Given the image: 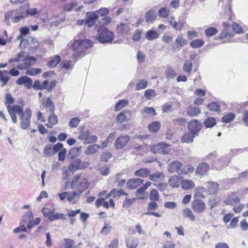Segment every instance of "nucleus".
<instances>
[{"label": "nucleus", "mask_w": 248, "mask_h": 248, "mask_svg": "<svg viewBox=\"0 0 248 248\" xmlns=\"http://www.w3.org/2000/svg\"><path fill=\"white\" fill-rule=\"evenodd\" d=\"M139 244L137 238L132 237L128 240L126 243L127 248H136Z\"/></svg>", "instance_id": "nucleus-35"}, {"label": "nucleus", "mask_w": 248, "mask_h": 248, "mask_svg": "<svg viewBox=\"0 0 248 248\" xmlns=\"http://www.w3.org/2000/svg\"><path fill=\"white\" fill-rule=\"evenodd\" d=\"M160 123L158 121H155L149 124L148 128L151 132H156L159 130L160 128Z\"/></svg>", "instance_id": "nucleus-31"}, {"label": "nucleus", "mask_w": 248, "mask_h": 248, "mask_svg": "<svg viewBox=\"0 0 248 248\" xmlns=\"http://www.w3.org/2000/svg\"><path fill=\"white\" fill-rule=\"evenodd\" d=\"M182 215L185 217L189 218L191 221L195 220V217L190 209L186 208L184 209L182 211Z\"/></svg>", "instance_id": "nucleus-25"}, {"label": "nucleus", "mask_w": 248, "mask_h": 248, "mask_svg": "<svg viewBox=\"0 0 248 248\" xmlns=\"http://www.w3.org/2000/svg\"><path fill=\"white\" fill-rule=\"evenodd\" d=\"M191 207L193 210L196 213L202 214L206 210V205L204 202L198 199H195L191 203Z\"/></svg>", "instance_id": "nucleus-4"}, {"label": "nucleus", "mask_w": 248, "mask_h": 248, "mask_svg": "<svg viewBox=\"0 0 248 248\" xmlns=\"http://www.w3.org/2000/svg\"><path fill=\"white\" fill-rule=\"evenodd\" d=\"M216 154L215 153H212L208 154L206 157L204 159V160L206 161H208L209 162H215L214 160H215L217 158Z\"/></svg>", "instance_id": "nucleus-57"}, {"label": "nucleus", "mask_w": 248, "mask_h": 248, "mask_svg": "<svg viewBox=\"0 0 248 248\" xmlns=\"http://www.w3.org/2000/svg\"><path fill=\"white\" fill-rule=\"evenodd\" d=\"M183 164L179 161H174L172 162L168 167V170L169 172L173 173L177 172L179 174H184V170H182Z\"/></svg>", "instance_id": "nucleus-5"}, {"label": "nucleus", "mask_w": 248, "mask_h": 248, "mask_svg": "<svg viewBox=\"0 0 248 248\" xmlns=\"http://www.w3.org/2000/svg\"><path fill=\"white\" fill-rule=\"evenodd\" d=\"M216 124V120L214 118L209 117L204 122V126L206 128L212 127Z\"/></svg>", "instance_id": "nucleus-37"}, {"label": "nucleus", "mask_w": 248, "mask_h": 248, "mask_svg": "<svg viewBox=\"0 0 248 248\" xmlns=\"http://www.w3.org/2000/svg\"><path fill=\"white\" fill-rule=\"evenodd\" d=\"M187 127L189 131L196 135L201 130L202 125L198 120H192L188 123Z\"/></svg>", "instance_id": "nucleus-7"}, {"label": "nucleus", "mask_w": 248, "mask_h": 248, "mask_svg": "<svg viewBox=\"0 0 248 248\" xmlns=\"http://www.w3.org/2000/svg\"><path fill=\"white\" fill-rule=\"evenodd\" d=\"M82 193V190L80 192H72L71 193L68 192V196L67 197V201L69 202H72L76 198L79 197V196Z\"/></svg>", "instance_id": "nucleus-43"}, {"label": "nucleus", "mask_w": 248, "mask_h": 248, "mask_svg": "<svg viewBox=\"0 0 248 248\" xmlns=\"http://www.w3.org/2000/svg\"><path fill=\"white\" fill-rule=\"evenodd\" d=\"M235 115L232 113H230L224 115L222 117V122L225 123H229L233 121Z\"/></svg>", "instance_id": "nucleus-44"}, {"label": "nucleus", "mask_w": 248, "mask_h": 248, "mask_svg": "<svg viewBox=\"0 0 248 248\" xmlns=\"http://www.w3.org/2000/svg\"><path fill=\"white\" fill-rule=\"evenodd\" d=\"M148 85V82L147 81L141 80L140 82L137 84L136 89L137 90H140L145 88Z\"/></svg>", "instance_id": "nucleus-60"}, {"label": "nucleus", "mask_w": 248, "mask_h": 248, "mask_svg": "<svg viewBox=\"0 0 248 248\" xmlns=\"http://www.w3.org/2000/svg\"><path fill=\"white\" fill-rule=\"evenodd\" d=\"M80 119L78 117L73 118L69 123V126L71 127H76L80 123Z\"/></svg>", "instance_id": "nucleus-54"}, {"label": "nucleus", "mask_w": 248, "mask_h": 248, "mask_svg": "<svg viewBox=\"0 0 248 248\" xmlns=\"http://www.w3.org/2000/svg\"><path fill=\"white\" fill-rule=\"evenodd\" d=\"M84 178V177L82 173L76 175L71 183V188L74 189L75 187L78 186L80 182L82 180V179Z\"/></svg>", "instance_id": "nucleus-21"}, {"label": "nucleus", "mask_w": 248, "mask_h": 248, "mask_svg": "<svg viewBox=\"0 0 248 248\" xmlns=\"http://www.w3.org/2000/svg\"><path fill=\"white\" fill-rule=\"evenodd\" d=\"M52 146L51 144H47L45 146L44 149V153L45 155L52 156L54 154Z\"/></svg>", "instance_id": "nucleus-46"}, {"label": "nucleus", "mask_w": 248, "mask_h": 248, "mask_svg": "<svg viewBox=\"0 0 248 248\" xmlns=\"http://www.w3.org/2000/svg\"><path fill=\"white\" fill-rule=\"evenodd\" d=\"M224 203L227 205H234L240 203V199L235 195H232L224 201Z\"/></svg>", "instance_id": "nucleus-23"}, {"label": "nucleus", "mask_w": 248, "mask_h": 248, "mask_svg": "<svg viewBox=\"0 0 248 248\" xmlns=\"http://www.w3.org/2000/svg\"><path fill=\"white\" fill-rule=\"evenodd\" d=\"M144 180L140 178L130 179L127 183V186L129 189H135L143 183Z\"/></svg>", "instance_id": "nucleus-12"}, {"label": "nucleus", "mask_w": 248, "mask_h": 248, "mask_svg": "<svg viewBox=\"0 0 248 248\" xmlns=\"http://www.w3.org/2000/svg\"><path fill=\"white\" fill-rule=\"evenodd\" d=\"M142 32V30L137 29L132 36V39L134 41H139L140 39V34Z\"/></svg>", "instance_id": "nucleus-62"}, {"label": "nucleus", "mask_w": 248, "mask_h": 248, "mask_svg": "<svg viewBox=\"0 0 248 248\" xmlns=\"http://www.w3.org/2000/svg\"><path fill=\"white\" fill-rule=\"evenodd\" d=\"M181 185L182 188L184 190H188L195 186L194 182L191 180H182Z\"/></svg>", "instance_id": "nucleus-27"}, {"label": "nucleus", "mask_w": 248, "mask_h": 248, "mask_svg": "<svg viewBox=\"0 0 248 248\" xmlns=\"http://www.w3.org/2000/svg\"><path fill=\"white\" fill-rule=\"evenodd\" d=\"M204 44V41L202 39H196L190 42L191 46L193 48H198L202 46Z\"/></svg>", "instance_id": "nucleus-32"}, {"label": "nucleus", "mask_w": 248, "mask_h": 248, "mask_svg": "<svg viewBox=\"0 0 248 248\" xmlns=\"http://www.w3.org/2000/svg\"><path fill=\"white\" fill-rule=\"evenodd\" d=\"M101 148V146L98 145L96 144H92L88 146L86 150L85 151V154L87 155L93 154L96 153L97 151Z\"/></svg>", "instance_id": "nucleus-20"}, {"label": "nucleus", "mask_w": 248, "mask_h": 248, "mask_svg": "<svg viewBox=\"0 0 248 248\" xmlns=\"http://www.w3.org/2000/svg\"><path fill=\"white\" fill-rule=\"evenodd\" d=\"M129 25L125 23H121L117 26V31L119 34H123L126 33L129 30Z\"/></svg>", "instance_id": "nucleus-18"}, {"label": "nucleus", "mask_w": 248, "mask_h": 248, "mask_svg": "<svg viewBox=\"0 0 248 248\" xmlns=\"http://www.w3.org/2000/svg\"><path fill=\"white\" fill-rule=\"evenodd\" d=\"M57 116L54 114H50L48 117V124H46V126L49 128H52V126L57 124Z\"/></svg>", "instance_id": "nucleus-30"}, {"label": "nucleus", "mask_w": 248, "mask_h": 248, "mask_svg": "<svg viewBox=\"0 0 248 248\" xmlns=\"http://www.w3.org/2000/svg\"><path fill=\"white\" fill-rule=\"evenodd\" d=\"M112 154L110 152H105L101 156V160L102 161L107 162L111 157Z\"/></svg>", "instance_id": "nucleus-59"}, {"label": "nucleus", "mask_w": 248, "mask_h": 248, "mask_svg": "<svg viewBox=\"0 0 248 248\" xmlns=\"http://www.w3.org/2000/svg\"><path fill=\"white\" fill-rule=\"evenodd\" d=\"M201 113V110L198 107L190 106L187 108L186 114L190 117L197 116Z\"/></svg>", "instance_id": "nucleus-17"}, {"label": "nucleus", "mask_w": 248, "mask_h": 248, "mask_svg": "<svg viewBox=\"0 0 248 248\" xmlns=\"http://www.w3.org/2000/svg\"><path fill=\"white\" fill-rule=\"evenodd\" d=\"M117 123L122 124L127 121V117L125 116L124 112H121L116 117Z\"/></svg>", "instance_id": "nucleus-51"}, {"label": "nucleus", "mask_w": 248, "mask_h": 248, "mask_svg": "<svg viewBox=\"0 0 248 248\" xmlns=\"http://www.w3.org/2000/svg\"><path fill=\"white\" fill-rule=\"evenodd\" d=\"M207 107L211 111H218L220 110V106L215 102L209 104Z\"/></svg>", "instance_id": "nucleus-49"}, {"label": "nucleus", "mask_w": 248, "mask_h": 248, "mask_svg": "<svg viewBox=\"0 0 248 248\" xmlns=\"http://www.w3.org/2000/svg\"><path fill=\"white\" fill-rule=\"evenodd\" d=\"M217 33V30L214 27H210L205 31L206 36L208 37L213 36Z\"/></svg>", "instance_id": "nucleus-45"}, {"label": "nucleus", "mask_w": 248, "mask_h": 248, "mask_svg": "<svg viewBox=\"0 0 248 248\" xmlns=\"http://www.w3.org/2000/svg\"><path fill=\"white\" fill-rule=\"evenodd\" d=\"M170 10L165 7L161 8L158 11L159 15L160 17L165 18L170 14Z\"/></svg>", "instance_id": "nucleus-50"}, {"label": "nucleus", "mask_w": 248, "mask_h": 248, "mask_svg": "<svg viewBox=\"0 0 248 248\" xmlns=\"http://www.w3.org/2000/svg\"><path fill=\"white\" fill-rule=\"evenodd\" d=\"M151 173V171L146 168H142L137 170L134 172V175L136 176L145 178L148 176Z\"/></svg>", "instance_id": "nucleus-19"}, {"label": "nucleus", "mask_w": 248, "mask_h": 248, "mask_svg": "<svg viewBox=\"0 0 248 248\" xmlns=\"http://www.w3.org/2000/svg\"><path fill=\"white\" fill-rule=\"evenodd\" d=\"M16 83L18 85L24 84L26 88H30L32 84V80L28 77L24 76L17 79Z\"/></svg>", "instance_id": "nucleus-11"}, {"label": "nucleus", "mask_w": 248, "mask_h": 248, "mask_svg": "<svg viewBox=\"0 0 248 248\" xmlns=\"http://www.w3.org/2000/svg\"><path fill=\"white\" fill-rule=\"evenodd\" d=\"M33 214L31 212H27L24 216L22 221L24 223L29 221L33 218Z\"/></svg>", "instance_id": "nucleus-61"}, {"label": "nucleus", "mask_w": 248, "mask_h": 248, "mask_svg": "<svg viewBox=\"0 0 248 248\" xmlns=\"http://www.w3.org/2000/svg\"><path fill=\"white\" fill-rule=\"evenodd\" d=\"M142 114H147L151 115H154L156 114L155 110L151 107H145L141 110Z\"/></svg>", "instance_id": "nucleus-47"}, {"label": "nucleus", "mask_w": 248, "mask_h": 248, "mask_svg": "<svg viewBox=\"0 0 248 248\" xmlns=\"http://www.w3.org/2000/svg\"><path fill=\"white\" fill-rule=\"evenodd\" d=\"M114 37V33L107 28L101 27L98 30L96 39L101 43H109L112 41Z\"/></svg>", "instance_id": "nucleus-2"}, {"label": "nucleus", "mask_w": 248, "mask_h": 248, "mask_svg": "<svg viewBox=\"0 0 248 248\" xmlns=\"http://www.w3.org/2000/svg\"><path fill=\"white\" fill-rule=\"evenodd\" d=\"M24 13L26 15V16H27L28 15L31 16H35L36 15H38L39 12L36 8H31L28 9L27 11Z\"/></svg>", "instance_id": "nucleus-58"}, {"label": "nucleus", "mask_w": 248, "mask_h": 248, "mask_svg": "<svg viewBox=\"0 0 248 248\" xmlns=\"http://www.w3.org/2000/svg\"><path fill=\"white\" fill-rule=\"evenodd\" d=\"M192 69V64L191 62L187 60L185 61V63L183 65V70L184 71L188 73H190Z\"/></svg>", "instance_id": "nucleus-42"}, {"label": "nucleus", "mask_w": 248, "mask_h": 248, "mask_svg": "<svg viewBox=\"0 0 248 248\" xmlns=\"http://www.w3.org/2000/svg\"><path fill=\"white\" fill-rule=\"evenodd\" d=\"M9 79L8 76H4L3 72L0 70V81L1 83V86H5Z\"/></svg>", "instance_id": "nucleus-52"}, {"label": "nucleus", "mask_w": 248, "mask_h": 248, "mask_svg": "<svg viewBox=\"0 0 248 248\" xmlns=\"http://www.w3.org/2000/svg\"><path fill=\"white\" fill-rule=\"evenodd\" d=\"M159 198V193L157 190L154 189L150 191L149 194V199L151 201H158Z\"/></svg>", "instance_id": "nucleus-40"}, {"label": "nucleus", "mask_w": 248, "mask_h": 248, "mask_svg": "<svg viewBox=\"0 0 248 248\" xmlns=\"http://www.w3.org/2000/svg\"><path fill=\"white\" fill-rule=\"evenodd\" d=\"M8 111L14 123H16L17 119L16 114H18L21 120L20 127L25 129L30 125V120L31 116V111L29 108H27L23 112V108L17 105L7 106Z\"/></svg>", "instance_id": "nucleus-1"}, {"label": "nucleus", "mask_w": 248, "mask_h": 248, "mask_svg": "<svg viewBox=\"0 0 248 248\" xmlns=\"http://www.w3.org/2000/svg\"><path fill=\"white\" fill-rule=\"evenodd\" d=\"M210 169L208 164L206 162H203L199 164L196 169V172L201 175L206 174Z\"/></svg>", "instance_id": "nucleus-14"}, {"label": "nucleus", "mask_w": 248, "mask_h": 248, "mask_svg": "<svg viewBox=\"0 0 248 248\" xmlns=\"http://www.w3.org/2000/svg\"><path fill=\"white\" fill-rule=\"evenodd\" d=\"M98 18V16L96 13L94 12L87 13L85 22L89 27H91L95 24Z\"/></svg>", "instance_id": "nucleus-10"}, {"label": "nucleus", "mask_w": 248, "mask_h": 248, "mask_svg": "<svg viewBox=\"0 0 248 248\" xmlns=\"http://www.w3.org/2000/svg\"><path fill=\"white\" fill-rule=\"evenodd\" d=\"M59 219H65L64 215L62 213H55L54 211L50 220L53 221Z\"/></svg>", "instance_id": "nucleus-53"}, {"label": "nucleus", "mask_w": 248, "mask_h": 248, "mask_svg": "<svg viewBox=\"0 0 248 248\" xmlns=\"http://www.w3.org/2000/svg\"><path fill=\"white\" fill-rule=\"evenodd\" d=\"M128 104V101L127 100H122L118 102L115 106V111H118Z\"/></svg>", "instance_id": "nucleus-39"}, {"label": "nucleus", "mask_w": 248, "mask_h": 248, "mask_svg": "<svg viewBox=\"0 0 248 248\" xmlns=\"http://www.w3.org/2000/svg\"><path fill=\"white\" fill-rule=\"evenodd\" d=\"M164 174L162 172L157 171L149 175V179L152 181H158L163 180Z\"/></svg>", "instance_id": "nucleus-28"}, {"label": "nucleus", "mask_w": 248, "mask_h": 248, "mask_svg": "<svg viewBox=\"0 0 248 248\" xmlns=\"http://www.w3.org/2000/svg\"><path fill=\"white\" fill-rule=\"evenodd\" d=\"M172 122L176 125H185L186 124V120L184 118H180L173 119Z\"/></svg>", "instance_id": "nucleus-55"}, {"label": "nucleus", "mask_w": 248, "mask_h": 248, "mask_svg": "<svg viewBox=\"0 0 248 248\" xmlns=\"http://www.w3.org/2000/svg\"><path fill=\"white\" fill-rule=\"evenodd\" d=\"M195 136L194 134L189 131L188 133H185L182 137L181 139L182 142L185 143L192 142Z\"/></svg>", "instance_id": "nucleus-29"}, {"label": "nucleus", "mask_w": 248, "mask_h": 248, "mask_svg": "<svg viewBox=\"0 0 248 248\" xmlns=\"http://www.w3.org/2000/svg\"><path fill=\"white\" fill-rule=\"evenodd\" d=\"M60 61L61 57L58 55H56L54 58L51 59L50 61H49L47 62L46 65L48 67L53 68L56 66L60 62Z\"/></svg>", "instance_id": "nucleus-33"}, {"label": "nucleus", "mask_w": 248, "mask_h": 248, "mask_svg": "<svg viewBox=\"0 0 248 248\" xmlns=\"http://www.w3.org/2000/svg\"><path fill=\"white\" fill-rule=\"evenodd\" d=\"M146 189L143 186L140 187L139 189L136 191L135 194L137 196H138V198L140 199H144L143 193L145 191Z\"/></svg>", "instance_id": "nucleus-63"}, {"label": "nucleus", "mask_w": 248, "mask_h": 248, "mask_svg": "<svg viewBox=\"0 0 248 248\" xmlns=\"http://www.w3.org/2000/svg\"><path fill=\"white\" fill-rule=\"evenodd\" d=\"M54 210L50 209L48 208L44 207L42 209V212L43 215L46 217L48 218V219L50 220V218L52 216Z\"/></svg>", "instance_id": "nucleus-41"}, {"label": "nucleus", "mask_w": 248, "mask_h": 248, "mask_svg": "<svg viewBox=\"0 0 248 248\" xmlns=\"http://www.w3.org/2000/svg\"><path fill=\"white\" fill-rule=\"evenodd\" d=\"M81 151V147H75L71 149L67 155V157L69 159H73L78 156Z\"/></svg>", "instance_id": "nucleus-15"}, {"label": "nucleus", "mask_w": 248, "mask_h": 248, "mask_svg": "<svg viewBox=\"0 0 248 248\" xmlns=\"http://www.w3.org/2000/svg\"><path fill=\"white\" fill-rule=\"evenodd\" d=\"M90 165L89 162L82 161L81 159L78 158L74 160L69 166V168L73 174L78 170H82L87 168Z\"/></svg>", "instance_id": "nucleus-3"}, {"label": "nucleus", "mask_w": 248, "mask_h": 248, "mask_svg": "<svg viewBox=\"0 0 248 248\" xmlns=\"http://www.w3.org/2000/svg\"><path fill=\"white\" fill-rule=\"evenodd\" d=\"M130 138L128 135H121L114 143L115 148L117 149H122L129 141Z\"/></svg>", "instance_id": "nucleus-8"}, {"label": "nucleus", "mask_w": 248, "mask_h": 248, "mask_svg": "<svg viewBox=\"0 0 248 248\" xmlns=\"http://www.w3.org/2000/svg\"><path fill=\"white\" fill-rule=\"evenodd\" d=\"M228 164V161L225 157H221L213 164H211V169H215L217 170H222Z\"/></svg>", "instance_id": "nucleus-9"}, {"label": "nucleus", "mask_w": 248, "mask_h": 248, "mask_svg": "<svg viewBox=\"0 0 248 248\" xmlns=\"http://www.w3.org/2000/svg\"><path fill=\"white\" fill-rule=\"evenodd\" d=\"M207 192L210 195L216 194L218 189V184L215 182H208L206 183Z\"/></svg>", "instance_id": "nucleus-13"}, {"label": "nucleus", "mask_w": 248, "mask_h": 248, "mask_svg": "<svg viewBox=\"0 0 248 248\" xmlns=\"http://www.w3.org/2000/svg\"><path fill=\"white\" fill-rule=\"evenodd\" d=\"M78 188V191L80 192L82 190V193L83 191L88 188V183L87 180L84 178L82 179V180L80 182L78 186H77Z\"/></svg>", "instance_id": "nucleus-38"}, {"label": "nucleus", "mask_w": 248, "mask_h": 248, "mask_svg": "<svg viewBox=\"0 0 248 248\" xmlns=\"http://www.w3.org/2000/svg\"><path fill=\"white\" fill-rule=\"evenodd\" d=\"M46 110L50 112V114L54 113L55 107L54 105V103L49 98H48L46 99Z\"/></svg>", "instance_id": "nucleus-34"}, {"label": "nucleus", "mask_w": 248, "mask_h": 248, "mask_svg": "<svg viewBox=\"0 0 248 248\" xmlns=\"http://www.w3.org/2000/svg\"><path fill=\"white\" fill-rule=\"evenodd\" d=\"M176 74L173 69L168 68L166 71V76L168 80L172 79L176 77Z\"/></svg>", "instance_id": "nucleus-48"}, {"label": "nucleus", "mask_w": 248, "mask_h": 248, "mask_svg": "<svg viewBox=\"0 0 248 248\" xmlns=\"http://www.w3.org/2000/svg\"><path fill=\"white\" fill-rule=\"evenodd\" d=\"M79 44L81 49L87 48L93 46V42L88 39L75 41L76 45Z\"/></svg>", "instance_id": "nucleus-22"}, {"label": "nucleus", "mask_w": 248, "mask_h": 248, "mask_svg": "<svg viewBox=\"0 0 248 248\" xmlns=\"http://www.w3.org/2000/svg\"><path fill=\"white\" fill-rule=\"evenodd\" d=\"M169 185L173 187H178L180 184V177L173 175L169 180Z\"/></svg>", "instance_id": "nucleus-24"}, {"label": "nucleus", "mask_w": 248, "mask_h": 248, "mask_svg": "<svg viewBox=\"0 0 248 248\" xmlns=\"http://www.w3.org/2000/svg\"><path fill=\"white\" fill-rule=\"evenodd\" d=\"M145 37L148 40L152 41L158 38L159 34L155 31L150 30L146 32Z\"/></svg>", "instance_id": "nucleus-26"}, {"label": "nucleus", "mask_w": 248, "mask_h": 248, "mask_svg": "<svg viewBox=\"0 0 248 248\" xmlns=\"http://www.w3.org/2000/svg\"><path fill=\"white\" fill-rule=\"evenodd\" d=\"M63 241V248H72L75 243L74 241L71 239H64Z\"/></svg>", "instance_id": "nucleus-56"}, {"label": "nucleus", "mask_w": 248, "mask_h": 248, "mask_svg": "<svg viewBox=\"0 0 248 248\" xmlns=\"http://www.w3.org/2000/svg\"><path fill=\"white\" fill-rule=\"evenodd\" d=\"M157 17L156 13L154 10H150L145 15V18L147 22H154Z\"/></svg>", "instance_id": "nucleus-16"}, {"label": "nucleus", "mask_w": 248, "mask_h": 248, "mask_svg": "<svg viewBox=\"0 0 248 248\" xmlns=\"http://www.w3.org/2000/svg\"><path fill=\"white\" fill-rule=\"evenodd\" d=\"M25 17L26 15L24 12L20 13L19 16H16L13 18V21L14 23H18Z\"/></svg>", "instance_id": "nucleus-64"}, {"label": "nucleus", "mask_w": 248, "mask_h": 248, "mask_svg": "<svg viewBox=\"0 0 248 248\" xmlns=\"http://www.w3.org/2000/svg\"><path fill=\"white\" fill-rule=\"evenodd\" d=\"M170 146L164 143H159L154 145L151 149L152 151L155 154H166L170 151Z\"/></svg>", "instance_id": "nucleus-6"}, {"label": "nucleus", "mask_w": 248, "mask_h": 248, "mask_svg": "<svg viewBox=\"0 0 248 248\" xmlns=\"http://www.w3.org/2000/svg\"><path fill=\"white\" fill-rule=\"evenodd\" d=\"M91 133L89 130L82 132L78 137V139L84 140L83 143L87 144L86 142L88 141Z\"/></svg>", "instance_id": "nucleus-36"}]
</instances>
